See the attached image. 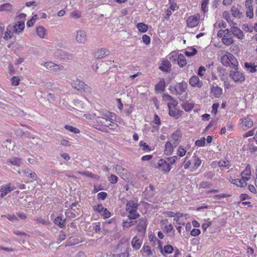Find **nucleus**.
<instances>
[{
	"label": "nucleus",
	"instance_id": "c03bdc74",
	"mask_svg": "<svg viewBox=\"0 0 257 257\" xmlns=\"http://www.w3.org/2000/svg\"><path fill=\"white\" fill-rule=\"evenodd\" d=\"M140 147L142 148V150L146 152L151 151L150 147L146 143L141 141L139 143Z\"/></svg>",
	"mask_w": 257,
	"mask_h": 257
},
{
	"label": "nucleus",
	"instance_id": "a211bd4d",
	"mask_svg": "<svg viewBox=\"0 0 257 257\" xmlns=\"http://www.w3.org/2000/svg\"><path fill=\"white\" fill-rule=\"evenodd\" d=\"M25 28V22L24 21H17L13 26V31L16 33H21Z\"/></svg>",
	"mask_w": 257,
	"mask_h": 257
},
{
	"label": "nucleus",
	"instance_id": "4c0bfd02",
	"mask_svg": "<svg viewBox=\"0 0 257 257\" xmlns=\"http://www.w3.org/2000/svg\"><path fill=\"white\" fill-rule=\"evenodd\" d=\"M137 27L138 30L142 33L147 32L148 29V26L142 23L138 24Z\"/></svg>",
	"mask_w": 257,
	"mask_h": 257
},
{
	"label": "nucleus",
	"instance_id": "3c124183",
	"mask_svg": "<svg viewBox=\"0 0 257 257\" xmlns=\"http://www.w3.org/2000/svg\"><path fill=\"white\" fill-rule=\"evenodd\" d=\"M81 16V12L78 11H73L71 13L70 17L74 19H78Z\"/></svg>",
	"mask_w": 257,
	"mask_h": 257
},
{
	"label": "nucleus",
	"instance_id": "a878e982",
	"mask_svg": "<svg viewBox=\"0 0 257 257\" xmlns=\"http://www.w3.org/2000/svg\"><path fill=\"white\" fill-rule=\"evenodd\" d=\"M12 165L17 167H20L23 164V160L21 158L18 157H12L8 160Z\"/></svg>",
	"mask_w": 257,
	"mask_h": 257
},
{
	"label": "nucleus",
	"instance_id": "cd10ccee",
	"mask_svg": "<svg viewBox=\"0 0 257 257\" xmlns=\"http://www.w3.org/2000/svg\"><path fill=\"white\" fill-rule=\"evenodd\" d=\"M244 67L246 70L251 73H254L257 71L256 68L257 65H255L254 63L251 62H245L244 64Z\"/></svg>",
	"mask_w": 257,
	"mask_h": 257
},
{
	"label": "nucleus",
	"instance_id": "8fccbe9b",
	"mask_svg": "<svg viewBox=\"0 0 257 257\" xmlns=\"http://www.w3.org/2000/svg\"><path fill=\"white\" fill-rule=\"evenodd\" d=\"M167 105L169 109L176 108L178 105V102L173 99L171 101L168 102Z\"/></svg>",
	"mask_w": 257,
	"mask_h": 257
},
{
	"label": "nucleus",
	"instance_id": "e433bc0d",
	"mask_svg": "<svg viewBox=\"0 0 257 257\" xmlns=\"http://www.w3.org/2000/svg\"><path fill=\"white\" fill-rule=\"evenodd\" d=\"M197 52L196 49L194 48H189L187 50L185 51V54L188 57H191L195 55Z\"/></svg>",
	"mask_w": 257,
	"mask_h": 257
},
{
	"label": "nucleus",
	"instance_id": "1a4fd4ad",
	"mask_svg": "<svg viewBox=\"0 0 257 257\" xmlns=\"http://www.w3.org/2000/svg\"><path fill=\"white\" fill-rule=\"evenodd\" d=\"M240 127L244 130H247L253 125L252 120L247 116L243 118L240 119Z\"/></svg>",
	"mask_w": 257,
	"mask_h": 257
},
{
	"label": "nucleus",
	"instance_id": "58836bf2",
	"mask_svg": "<svg viewBox=\"0 0 257 257\" xmlns=\"http://www.w3.org/2000/svg\"><path fill=\"white\" fill-rule=\"evenodd\" d=\"M222 42L224 45L229 46L233 43V40L231 36L226 37L222 38Z\"/></svg>",
	"mask_w": 257,
	"mask_h": 257
},
{
	"label": "nucleus",
	"instance_id": "603ef678",
	"mask_svg": "<svg viewBox=\"0 0 257 257\" xmlns=\"http://www.w3.org/2000/svg\"><path fill=\"white\" fill-rule=\"evenodd\" d=\"M100 214L105 218H107L110 216V213L105 208H104L102 209V211Z\"/></svg>",
	"mask_w": 257,
	"mask_h": 257
},
{
	"label": "nucleus",
	"instance_id": "423d86ee",
	"mask_svg": "<svg viewBox=\"0 0 257 257\" xmlns=\"http://www.w3.org/2000/svg\"><path fill=\"white\" fill-rule=\"evenodd\" d=\"M158 248L160 250V253L163 256H166L167 255L173 252L174 248L172 245L170 244H167L163 246L160 240L158 241Z\"/></svg>",
	"mask_w": 257,
	"mask_h": 257
},
{
	"label": "nucleus",
	"instance_id": "72a5a7b5",
	"mask_svg": "<svg viewBox=\"0 0 257 257\" xmlns=\"http://www.w3.org/2000/svg\"><path fill=\"white\" fill-rule=\"evenodd\" d=\"M187 152V149L183 146H179L177 149V155L180 157H184Z\"/></svg>",
	"mask_w": 257,
	"mask_h": 257
},
{
	"label": "nucleus",
	"instance_id": "6e6552de",
	"mask_svg": "<svg viewBox=\"0 0 257 257\" xmlns=\"http://www.w3.org/2000/svg\"><path fill=\"white\" fill-rule=\"evenodd\" d=\"M76 40L80 44H85L87 41L86 32L83 30H80L76 32Z\"/></svg>",
	"mask_w": 257,
	"mask_h": 257
},
{
	"label": "nucleus",
	"instance_id": "aec40b11",
	"mask_svg": "<svg viewBox=\"0 0 257 257\" xmlns=\"http://www.w3.org/2000/svg\"><path fill=\"white\" fill-rule=\"evenodd\" d=\"M176 147L170 141L167 142L165 146L164 153L166 155H170L174 151Z\"/></svg>",
	"mask_w": 257,
	"mask_h": 257
},
{
	"label": "nucleus",
	"instance_id": "c85d7f7f",
	"mask_svg": "<svg viewBox=\"0 0 257 257\" xmlns=\"http://www.w3.org/2000/svg\"><path fill=\"white\" fill-rule=\"evenodd\" d=\"M22 171L26 177H29L34 180H36L37 178V174L35 172L32 171L31 170L29 169H24Z\"/></svg>",
	"mask_w": 257,
	"mask_h": 257
},
{
	"label": "nucleus",
	"instance_id": "680f3d73",
	"mask_svg": "<svg viewBox=\"0 0 257 257\" xmlns=\"http://www.w3.org/2000/svg\"><path fill=\"white\" fill-rule=\"evenodd\" d=\"M107 197V193L104 192H101L97 194V198L98 199L104 200Z\"/></svg>",
	"mask_w": 257,
	"mask_h": 257
},
{
	"label": "nucleus",
	"instance_id": "7c9ffc66",
	"mask_svg": "<svg viewBox=\"0 0 257 257\" xmlns=\"http://www.w3.org/2000/svg\"><path fill=\"white\" fill-rule=\"evenodd\" d=\"M171 64L168 61H163L159 69L162 71L169 72L170 71Z\"/></svg>",
	"mask_w": 257,
	"mask_h": 257
},
{
	"label": "nucleus",
	"instance_id": "0e129e2a",
	"mask_svg": "<svg viewBox=\"0 0 257 257\" xmlns=\"http://www.w3.org/2000/svg\"><path fill=\"white\" fill-rule=\"evenodd\" d=\"M108 180L112 184H115L117 181V178L115 175H111L108 177Z\"/></svg>",
	"mask_w": 257,
	"mask_h": 257
},
{
	"label": "nucleus",
	"instance_id": "2eb2a0df",
	"mask_svg": "<svg viewBox=\"0 0 257 257\" xmlns=\"http://www.w3.org/2000/svg\"><path fill=\"white\" fill-rule=\"evenodd\" d=\"M228 180L230 183L238 187H245L247 185V183L244 182L242 179H234L229 177Z\"/></svg>",
	"mask_w": 257,
	"mask_h": 257
},
{
	"label": "nucleus",
	"instance_id": "5701e85b",
	"mask_svg": "<svg viewBox=\"0 0 257 257\" xmlns=\"http://www.w3.org/2000/svg\"><path fill=\"white\" fill-rule=\"evenodd\" d=\"M232 34L236 37L238 39H242L243 37V33L238 28L233 26L231 28Z\"/></svg>",
	"mask_w": 257,
	"mask_h": 257
},
{
	"label": "nucleus",
	"instance_id": "6e6d98bb",
	"mask_svg": "<svg viewBox=\"0 0 257 257\" xmlns=\"http://www.w3.org/2000/svg\"><path fill=\"white\" fill-rule=\"evenodd\" d=\"M152 121H153V123L155 124L161 125V124L160 118L159 117V116L156 114H155L154 115V118H153Z\"/></svg>",
	"mask_w": 257,
	"mask_h": 257
},
{
	"label": "nucleus",
	"instance_id": "4be33fe9",
	"mask_svg": "<svg viewBox=\"0 0 257 257\" xmlns=\"http://www.w3.org/2000/svg\"><path fill=\"white\" fill-rule=\"evenodd\" d=\"M183 113V111L177 109L176 107L169 109V114L176 119L179 118Z\"/></svg>",
	"mask_w": 257,
	"mask_h": 257
},
{
	"label": "nucleus",
	"instance_id": "412c9836",
	"mask_svg": "<svg viewBox=\"0 0 257 257\" xmlns=\"http://www.w3.org/2000/svg\"><path fill=\"white\" fill-rule=\"evenodd\" d=\"M77 205L76 203H73L72 204L71 208H69L65 212V214L67 217L74 218L76 216L77 214L76 211L73 208Z\"/></svg>",
	"mask_w": 257,
	"mask_h": 257
},
{
	"label": "nucleus",
	"instance_id": "09e8293b",
	"mask_svg": "<svg viewBox=\"0 0 257 257\" xmlns=\"http://www.w3.org/2000/svg\"><path fill=\"white\" fill-rule=\"evenodd\" d=\"M205 144V138L204 137H202L200 140H197L195 142V145L196 146L198 147H203Z\"/></svg>",
	"mask_w": 257,
	"mask_h": 257
},
{
	"label": "nucleus",
	"instance_id": "a19ab883",
	"mask_svg": "<svg viewBox=\"0 0 257 257\" xmlns=\"http://www.w3.org/2000/svg\"><path fill=\"white\" fill-rule=\"evenodd\" d=\"M56 224L59 225L61 228H63L65 226V220H63L60 217H57L54 220Z\"/></svg>",
	"mask_w": 257,
	"mask_h": 257
},
{
	"label": "nucleus",
	"instance_id": "c9c22d12",
	"mask_svg": "<svg viewBox=\"0 0 257 257\" xmlns=\"http://www.w3.org/2000/svg\"><path fill=\"white\" fill-rule=\"evenodd\" d=\"M36 32L37 35L41 38H44V36L46 35V30L42 26H39L37 28Z\"/></svg>",
	"mask_w": 257,
	"mask_h": 257
},
{
	"label": "nucleus",
	"instance_id": "e2e57ef3",
	"mask_svg": "<svg viewBox=\"0 0 257 257\" xmlns=\"http://www.w3.org/2000/svg\"><path fill=\"white\" fill-rule=\"evenodd\" d=\"M219 103H215L212 105V113L215 115L217 112V109L219 107Z\"/></svg>",
	"mask_w": 257,
	"mask_h": 257
},
{
	"label": "nucleus",
	"instance_id": "ea45409f",
	"mask_svg": "<svg viewBox=\"0 0 257 257\" xmlns=\"http://www.w3.org/2000/svg\"><path fill=\"white\" fill-rule=\"evenodd\" d=\"M202 160L198 157L195 156L193 157V168L197 169L201 164Z\"/></svg>",
	"mask_w": 257,
	"mask_h": 257
},
{
	"label": "nucleus",
	"instance_id": "473e14b6",
	"mask_svg": "<svg viewBox=\"0 0 257 257\" xmlns=\"http://www.w3.org/2000/svg\"><path fill=\"white\" fill-rule=\"evenodd\" d=\"M194 106V104L193 103H189L188 102H185L182 104V108L186 111H191Z\"/></svg>",
	"mask_w": 257,
	"mask_h": 257
},
{
	"label": "nucleus",
	"instance_id": "4468645a",
	"mask_svg": "<svg viewBox=\"0 0 257 257\" xmlns=\"http://www.w3.org/2000/svg\"><path fill=\"white\" fill-rule=\"evenodd\" d=\"M15 189V187L11 186L10 184L2 186L0 189V197H3L6 196Z\"/></svg>",
	"mask_w": 257,
	"mask_h": 257
},
{
	"label": "nucleus",
	"instance_id": "f8f14e48",
	"mask_svg": "<svg viewBox=\"0 0 257 257\" xmlns=\"http://www.w3.org/2000/svg\"><path fill=\"white\" fill-rule=\"evenodd\" d=\"M110 53L108 49L105 48H101L98 49L94 54V56L96 59H101L106 56H108Z\"/></svg>",
	"mask_w": 257,
	"mask_h": 257
},
{
	"label": "nucleus",
	"instance_id": "9d476101",
	"mask_svg": "<svg viewBox=\"0 0 257 257\" xmlns=\"http://www.w3.org/2000/svg\"><path fill=\"white\" fill-rule=\"evenodd\" d=\"M199 20L200 16L199 15L190 16L187 19V26L190 28L194 27L198 25Z\"/></svg>",
	"mask_w": 257,
	"mask_h": 257
},
{
	"label": "nucleus",
	"instance_id": "79ce46f5",
	"mask_svg": "<svg viewBox=\"0 0 257 257\" xmlns=\"http://www.w3.org/2000/svg\"><path fill=\"white\" fill-rule=\"evenodd\" d=\"M163 81H159L155 86V90L157 92H162L164 88Z\"/></svg>",
	"mask_w": 257,
	"mask_h": 257
},
{
	"label": "nucleus",
	"instance_id": "20e7f679",
	"mask_svg": "<svg viewBox=\"0 0 257 257\" xmlns=\"http://www.w3.org/2000/svg\"><path fill=\"white\" fill-rule=\"evenodd\" d=\"M138 204L134 200L128 201L126 205V210L130 214L128 217L131 219H136L139 216L137 212Z\"/></svg>",
	"mask_w": 257,
	"mask_h": 257
},
{
	"label": "nucleus",
	"instance_id": "37998d69",
	"mask_svg": "<svg viewBox=\"0 0 257 257\" xmlns=\"http://www.w3.org/2000/svg\"><path fill=\"white\" fill-rule=\"evenodd\" d=\"M115 170L116 173L119 174L122 178H123V175L124 174L125 172H126V171L119 165L116 166Z\"/></svg>",
	"mask_w": 257,
	"mask_h": 257
},
{
	"label": "nucleus",
	"instance_id": "de8ad7c7",
	"mask_svg": "<svg viewBox=\"0 0 257 257\" xmlns=\"http://www.w3.org/2000/svg\"><path fill=\"white\" fill-rule=\"evenodd\" d=\"M65 128L69 131L70 132L73 133L74 134H78L80 133L79 130L76 127H74L72 126H70L69 125H66L64 126Z\"/></svg>",
	"mask_w": 257,
	"mask_h": 257
},
{
	"label": "nucleus",
	"instance_id": "4d7b16f0",
	"mask_svg": "<svg viewBox=\"0 0 257 257\" xmlns=\"http://www.w3.org/2000/svg\"><path fill=\"white\" fill-rule=\"evenodd\" d=\"M209 3V0H202L201 4V9L202 11L205 13L207 10V6Z\"/></svg>",
	"mask_w": 257,
	"mask_h": 257
},
{
	"label": "nucleus",
	"instance_id": "7ed1b4c3",
	"mask_svg": "<svg viewBox=\"0 0 257 257\" xmlns=\"http://www.w3.org/2000/svg\"><path fill=\"white\" fill-rule=\"evenodd\" d=\"M176 159L177 157L174 156L168 158V162L164 160H160L158 163V168L164 173H168L171 169V164H173Z\"/></svg>",
	"mask_w": 257,
	"mask_h": 257
},
{
	"label": "nucleus",
	"instance_id": "bf43d9fd",
	"mask_svg": "<svg viewBox=\"0 0 257 257\" xmlns=\"http://www.w3.org/2000/svg\"><path fill=\"white\" fill-rule=\"evenodd\" d=\"M104 207L102 206V204H98L97 205H95L93 207L94 210L96 212L99 213V214L102 212V209Z\"/></svg>",
	"mask_w": 257,
	"mask_h": 257
},
{
	"label": "nucleus",
	"instance_id": "f03ea898",
	"mask_svg": "<svg viewBox=\"0 0 257 257\" xmlns=\"http://www.w3.org/2000/svg\"><path fill=\"white\" fill-rule=\"evenodd\" d=\"M100 113L102 116L97 117L96 121L102 126L109 127L116 120V115L113 112L105 110L101 111Z\"/></svg>",
	"mask_w": 257,
	"mask_h": 257
},
{
	"label": "nucleus",
	"instance_id": "9b49d317",
	"mask_svg": "<svg viewBox=\"0 0 257 257\" xmlns=\"http://www.w3.org/2000/svg\"><path fill=\"white\" fill-rule=\"evenodd\" d=\"M251 175V172L250 166V165H247L245 167V169L240 174L241 179L244 182H246L250 179Z\"/></svg>",
	"mask_w": 257,
	"mask_h": 257
},
{
	"label": "nucleus",
	"instance_id": "f257e3e1",
	"mask_svg": "<svg viewBox=\"0 0 257 257\" xmlns=\"http://www.w3.org/2000/svg\"><path fill=\"white\" fill-rule=\"evenodd\" d=\"M223 56L221 58V62L222 64L225 66H232V68L234 70H231L230 73V76L234 80H244V77L241 73L237 71V66L238 63L234 57V56L229 53L225 51H221Z\"/></svg>",
	"mask_w": 257,
	"mask_h": 257
},
{
	"label": "nucleus",
	"instance_id": "ddd939ff",
	"mask_svg": "<svg viewBox=\"0 0 257 257\" xmlns=\"http://www.w3.org/2000/svg\"><path fill=\"white\" fill-rule=\"evenodd\" d=\"M56 54V56L64 60H70L74 57L72 54L62 50H58Z\"/></svg>",
	"mask_w": 257,
	"mask_h": 257
},
{
	"label": "nucleus",
	"instance_id": "052dcab7",
	"mask_svg": "<svg viewBox=\"0 0 257 257\" xmlns=\"http://www.w3.org/2000/svg\"><path fill=\"white\" fill-rule=\"evenodd\" d=\"M211 225V221L210 220H207L205 222L203 223L202 225V228L204 230V231L206 230V229Z\"/></svg>",
	"mask_w": 257,
	"mask_h": 257
},
{
	"label": "nucleus",
	"instance_id": "6ab92c4d",
	"mask_svg": "<svg viewBox=\"0 0 257 257\" xmlns=\"http://www.w3.org/2000/svg\"><path fill=\"white\" fill-rule=\"evenodd\" d=\"M143 243L142 239L139 238L138 236H134L131 241V244L133 248L135 250H138L141 247Z\"/></svg>",
	"mask_w": 257,
	"mask_h": 257
},
{
	"label": "nucleus",
	"instance_id": "864d4df0",
	"mask_svg": "<svg viewBox=\"0 0 257 257\" xmlns=\"http://www.w3.org/2000/svg\"><path fill=\"white\" fill-rule=\"evenodd\" d=\"M190 84L193 87L200 88L202 86V81H189Z\"/></svg>",
	"mask_w": 257,
	"mask_h": 257
},
{
	"label": "nucleus",
	"instance_id": "774afa93",
	"mask_svg": "<svg viewBox=\"0 0 257 257\" xmlns=\"http://www.w3.org/2000/svg\"><path fill=\"white\" fill-rule=\"evenodd\" d=\"M128 253L125 252H122L118 254H113L111 257H128Z\"/></svg>",
	"mask_w": 257,
	"mask_h": 257
},
{
	"label": "nucleus",
	"instance_id": "bb28decb",
	"mask_svg": "<svg viewBox=\"0 0 257 257\" xmlns=\"http://www.w3.org/2000/svg\"><path fill=\"white\" fill-rule=\"evenodd\" d=\"M240 6H237V7H236L235 6H233L231 8V14H232V15L234 17H236V18H237V17L240 18L241 17L242 13V12H240Z\"/></svg>",
	"mask_w": 257,
	"mask_h": 257
},
{
	"label": "nucleus",
	"instance_id": "0eeeda50",
	"mask_svg": "<svg viewBox=\"0 0 257 257\" xmlns=\"http://www.w3.org/2000/svg\"><path fill=\"white\" fill-rule=\"evenodd\" d=\"M47 70L53 71L55 72H57L60 70H62L64 69V66L57 64H55L52 62H46L42 64Z\"/></svg>",
	"mask_w": 257,
	"mask_h": 257
},
{
	"label": "nucleus",
	"instance_id": "39448f33",
	"mask_svg": "<svg viewBox=\"0 0 257 257\" xmlns=\"http://www.w3.org/2000/svg\"><path fill=\"white\" fill-rule=\"evenodd\" d=\"M182 133L180 130H176L173 132L169 138V141L172 142L175 147H176L181 141Z\"/></svg>",
	"mask_w": 257,
	"mask_h": 257
},
{
	"label": "nucleus",
	"instance_id": "a18cd8bd",
	"mask_svg": "<svg viewBox=\"0 0 257 257\" xmlns=\"http://www.w3.org/2000/svg\"><path fill=\"white\" fill-rule=\"evenodd\" d=\"M153 190V186L150 185L149 187L146 188L145 189V191L143 192V194H144V195H149V196H151L152 195Z\"/></svg>",
	"mask_w": 257,
	"mask_h": 257
},
{
	"label": "nucleus",
	"instance_id": "2f4dec72",
	"mask_svg": "<svg viewBox=\"0 0 257 257\" xmlns=\"http://www.w3.org/2000/svg\"><path fill=\"white\" fill-rule=\"evenodd\" d=\"M177 63L179 66L181 67H183L184 66L186 65V60L183 55L180 54L178 55Z\"/></svg>",
	"mask_w": 257,
	"mask_h": 257
},
{
	"label": "nucleus",
	"instance_id": "69168bd1",
	"mask_svg": "<svg viewBox=\"0 0 257 257\" xmlns=\"http://www.w3.org/2000/svg\"><path fill=\"white\" fill-rule=\"evenodd\" d=\"M201 233V231L198 229H193L191 232L190 234L192 236H196L199 235Z\"/></svg>",
	"mask_w": 257,
	"mask_h": 257
},
{
	"label": "nucleus",
	"instance_id": "13d9d810",
	"mask_svg": "<svg viewBox=\"0 0 257 257\" xmlns=\"http://www.w3.org/2000/svg\"><path fill=\"white\" fill-rule=\"evenodd\" d=\"M143 42L146 45L150 43V37L147 35H144L142 37Z\"/></svg>",
	"mask_w": 257,
	"mask_h": 257
},
{
	"label": "nucleus",
	"instance_id": "c756f323",
	"mask_svg": "<svg viewBox=\"0 0 257 257\" xmlns=\"http://www.w3.org/2000/svg\"><path fill=\"white\" fill-rule=\"evenodd\" d=\"M217 164L219 167H223L226 169H229L230 166H231L230 162L226 159L220 160L217 162Z\"/></svg>",
	"mask_w": 257,
	"mask_h": 257
},
{
	"label": "nucleus",
	"instance_id": "f3484780",
	"mask_svg": "<svg viewBox=\"0 0 257 257\" xmlns=\"http://www.w3.org/2000/svg\"><path fill=\"white\" fill-rule=\"evenodd\" d=\"M71 84L75 89L78 91H85L88 88L84 81H73Z\"/></svg>",
	"mask_w": 257,
	"mask_h": 257
},
{
	"label": "nucleus",
	"instance_id": "49530a36",
	"mask_svg": "<svg viewBox=\"0 0 257 257\" xmlns=\"http://www.w3.org/2000/svg\"><path fill=\"white\" fill-rule=\"evenodd\" d=\"M132 219H131L129 217L128 220H125L123 222V226L124 227H129L133 225H134L136 221L134 220H132Z\"/></svg>",
	"mask_w": 257,
	"mask_h": 257
},
{
	"label": "nucleus",
	"instance_id": "338daca9",
	"mask_svg": "<svg viewBox=\"0 0 257 257\" xmlns=\"http://www.w3.org/2000/svg\"><path fill=\"white\" fill-rule=\"evenodd\" d=\"M66 238V235L63 232L61 231L59 233L58 238V242H60L64 240Z\"/></svg>",
	"mask_w": 257,
	"mask_h": 257
},
{
	"label": "nucleus",
	"instance_id": "dca6fc26",
	"mask_svg": "<svg viewBox=\"0 0 257 257\" xmlns=\"http://www.w3.org/2000/svg\"><path fill=\"white\" fill-rule=\"evenodd\" d=\"M187 84L185 81H182L177 83L174 87V89L177 94H182L185 92Z\"/></svg>",
	"mask_w": 257,
	"mask_h": 257
},
{
	"label": "nucleus",
	"instance_id": "b1692460",
	"mask_svg": "<svg viewBox=\"0 0 257 257\" xmlns=\"http://www.w3.org/2000/svg\"><path fill=\"white\" fill-rule=\"evenodd\" d=\"M211 92L215 97L219 98L222 93V90L217 86H213L211 88Z\"/></svg>",
	"mask_w": 257,
	"mask_h": 257
},
{
	"label": "nucleus",
	"instance_id": "5fc2aeb1",
	"mask_svg": "<svg viewBox=\"0 0 257 257\" xmlns=\"http://www.w3.org/2000/svg\"><path fill=\"white\" fill-rule=\"evenodd\" d=\"M246 15L247 17L251 19L253 17V9L252 8H246Z\"/></svg>",
	"mask_w": 257,
	"mask_h": 257
},
{
	"label": "nucleus",
	"instance_id": "393cba45",
	"mask_svg": "<svg viewBox=\"0 0 257 257\" xmlns=\"http://www.w3.org/2000/svg\"><path fill=\"white\" fill-rule=\"evenodd\" d=\"M141 252L142 255L145 257H148L152 255V252L151 249V247L149 245L144 244L141 249Z\"/></svg>",
	"mask_w": 257,
	"mask_h": 257
},
{
	"label": "nucleus",
	"instance_id": "f704fd0d",
	"mask_svg": "<svg viewBox=\"0 0 257 257\" xmlns=\"http://www.w3.org/2000/svg\"><path fill=\"white\" fill-rule=\"evenodd\" d=\"M13 10V6L10 3H6L0 6V11L11 12Z\"/></svg>",
	"mask_w": 257,
	"mask_h": 257
}]
</instances>
